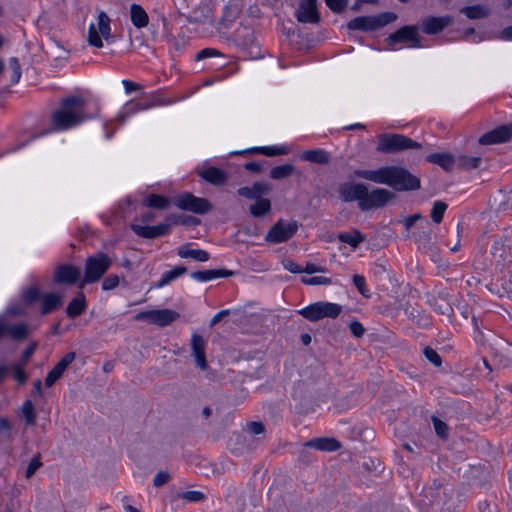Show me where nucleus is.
Returning a JSON list of instances; mask_svg holds the SVG:
<instances>
[{
    "mask_svg": "<svg viewBox=\"0 0 512 512\" xmlns=\"http://www.w3.org/2000/svg\"><path fill=\"white\" fill-rule=\"evenodd\" d=\"M247 152L250 153H259L268 157L286 155L289 153V149L286 146H264V147H254Z\"/></svg>",
    "mask_w": 512,
    "mask_h": 512,
    "instance_id": "36",
    "label": "nucleus"
},
{
    "mask_svg": "<svg viewBox=\"0 0 512 512\" xmlns=\"http://www.w3.org/2000/svg\"><path fill=\"white\" fill-rule=\"evenodd\" d=\"M170 480V474L167 471H159L153 478V485L160 487Z\"/></svg>",
    "mask_w": 512,
    "mask_h": 512,
    "instance_id": "55",
    "label": "nucleus"
},
{
    "mask_svg": "<svg viewBox=\"0 0 512 512\" xmlns=\"http://www.w3.org/2000/svg\"><path fill=\"white\" fill-rule=\"evenodd\" d=\"M178 497L189 502H201L206 498L204 493L196 490L182 492Z\"/></svg>",
    "mask_w": 512,
    "mask_h": 512,
    "instance_id": "47",
    "label": "nucleus"
},
{
    "mask_svg": "<svg viewBox=\"0 0 512 512\" xmlns=\"http://www.w3.org/2000/svg\"><path fill=\"white\" fill-rule=\"evenodd\" d=\"M233 274L232 271L226 269H211L204 271H195L191 273V278L199 282H207L216 278L229 277Z\"/></svg>",
    "mask_w": 512,
    "mask_h": 512,
    "instance_id": "26",
    "label": "nucleus"
},
{
    "mask_svg": "<svg viewBox=\"0 0 512 512\" xmlns=\"http://www.w3.org/2000/svg\"><path fill=\"white\" fill-rule=\"evenodd\" d=\"M429 163L440 166L445 171H452L456 165V159L451 153H433L426 157Z\"/></svg>",
    "mask_w": 512,
    "mask_h": 512,
    "instance_id": "25",
    "label": "nucleus"
},
{
    "mask_svg": "<svg viewBox=\"0 0 512 512\" xmlns=\"http://www.w3.org/2000/svg\"><path fill=\"white\" fill-rule=\"evenodd\" d=\"M174 223L183 225H197L200 223V220L193 216L181 215L175 219Z\"/></svg>",
    "mask_w": 512,
    "mask_h": 512,
    "instance_id": "58",
    "label": "nucleus"
},
{
    "mask_svg": "<svg viewBox=\"0 0 512 512\" xmlns=\"http://www.w3.org/2000/svg\"><path fill=\"white\" fill-rule=\"evenodd\" d=\"M482 159L480 157L462 155L456 159L457 167L464 170L476 169L480 166Z\"/></svg>",
    "mask_w": 512,
    "mask_h": 512,
    "instance_id": "40",
    "label": "nucleus"
},
{
    "mask_svg": "<svg viewBox=\"0 0 512 512\" xmlns=\"http://www.w3.org/2000/svg\"><path fill=\"white\" fill-rule=\"evenodd\" d=\"M9 68L12 71L11 83L12 84L18 83L20 80L22 71H21V66H20L19 60L16 57H12L9 59Z\"/></svg>",
    "mask_w": 512,
    "mask_h": 512,
    "instance_id": "45",
    "label": "nucleus"
},
{
    "mask_svg": "<svg viewBox=\"0 0 512 512\" xmlns=\"http://www.w3.org/2000/svg\"><path fill=\"white\" fill-rule=\"evenodd\" d=\"M295 171V166L292 164L279 165L271 169L270 177L274 180H281L291 176Z\"/></svg>",
    "mask_w": 512,
    "mask_h": 512,
    "instance_id": "41",
    "label": "nucleus"
},
{
    "mask_svg": "<svg viewBox=\"0 0 512 512\" xmlns=\"http://www.w3.org/2000/svg\"><path fill=\"white\" fill-rule=\"evenodd\" d=\"M418 30L416 25L404 26L387 37V45L394 48L399 43H408L411 47H421V36Z\"/></svg>",
    "mask_w": 512,
    "mask_h": 512,
    "instance_id": "11",
    "label": "nucleus"
},
{
    "mask_svg": "<svg viewBox=\"0 0 512 512\" xmlns=\"http://www.w3.org/2000/svg\"><path fill=\"white\" fill-rule=\"evenodd\" d=\"M302 282L306 285H329L332 283V280L324 276H313L310 278H302Z\"/></svg>",
    "mask_w": 512,
    "mask_h": 512,
    "instance_id": "50",
    "label": "nucleus"
},
{
    "mask_svg": "<svg viewBox=\"0 0 512 512\" xmlns=\"http://www.w3.org/2000/svg\"><path fill=\"white\" fill-rule=\"evenodd\" d=\"M308 447H304L299 451V461L305 465L310 464L313 461V454L307 450Z\"/></svg>",
    "mask_w": 512,
    "mask_h": 512,
    "instance_id": "64",
    "label": "nucleus"
},
{
    "mask_svg": "<svg viewBox=\"0 0 512 512\" xmlns=\"http://www.w3.org/2000/svg\"><path fill=\"white\" fill-rule=\"evenodd\" d=\"M85 308V296L83 293H80L68 304L66 314L69 318H76L84 312Z\"/></svg>",
    "mask_w": 512,
    "mask_h": 512,
    "instance_id": "34",
    "label": "nucleus"
},
{
    "mask_svg": "<svg viewBox=\"0 0 512 512\" xmlns=\"http://www.w3.org/2000/svg\"><path fill=\"white\" fill-rule=\"evenodd\" d=\"M174 203L179 209L196 214H205L213 208L212 204L206 198L196 197L187 192L178 195Z\"/></svg>",
    "mask_w": 512,
    "mask_h": 512,
    "instance_id": "10",
    "label": "nucleus"
},
{
    "mask_svg": "<svg viewBox=\"0 0 512 512\" xmlns=\"http://www.w3.org/2000/svg\"><path fill=\"white\" fill-rule=\"evenodd\" d=\"M512 138V124L501 125L489 132H486L479 138L482 145H491L505 143Z\"/></svg>",
    "mask_w": 512,
    "mask_h": 512,
    "instance_id": "15",
    "label": "nucleus"
},
{
    "mask_svg": "<svg viewBox=\"0 0 512 512\" xmlns=\"http://www.w3.org/2000/svg\"><path fill=\"white\" fill-rule=\"evenodd\" d=\"M13 377L20 384H24L28 379V376L21 365L13 366Z\"/></svg>",
    "mask_w": 512,
    "mask_h": 512,
    "instance_id": "56",
    "label": "nucleus"
},
{
    "mask_svg": "<svg viewBox=\"0 0 512 512\" xmlns=\"http://www.w3.org/2000/svg\"><path fill=\"white\" fill-rule=\"evenodd\" d=\"M66 368H64L60 363H57L53 369L48 373L45 379V385L47 387H51L55 384V382L61 378Z\"/></svg>",
    "mask_w": 512,
    "mask_h": 512,
    "instance_id": "44",
    "label": "nucleus"
},
{
    "mask_svg": "<svg viewBox=\"0 0 512 512\" xmlns=\"http://www.w3.org/2000/svg\"><path fill=\"white\" fill-rule=\"evenodd\" d=\"M119 277L115 274L107 276L102 282V289L104 291H110L119 285Z\"/></svg>",
    "mask_w": 512,
    "mask_h": 512,
    "instance_id": "52",
    "label": "nucleus"
},
{
    "mask_svg": "<svg viewBox=\"0 0 512 512\" xmlns=\"http://www.w3.org/2000/svg\"><path fill=\"white\" fill-rule=\"evenodd\" d=\"M179 318V313L170 309L149 310L138 313L136 320H145L158 326H167Z\"/></svg>",
    "mask_w": 512,
    "mask_h": 512,
    "instance_id": "12",
    "label": "nucleus"
},
{
    "mask_svg": "<svg viewBox=\"0 0 512 512\" xmlns=\"http://www.w3.org/2000/svg\"><path fill=\"white\" fill-rule=\"evenodd\" d=\"M303 446L327 452H334L342 447L337 439L329 437L313 438L305 442Z\"/></svg>",
    "mask_w": 512,
    "mask_h": 512,
    "instance_id": "22",
    "label": "nucleus"
},
{
    "mask_svg": "<svg viewBox=\"0 0 512 512\" xmlns=\"http://www.w3.org/2000/svg\"><path fill=\"white\" fill-rule=\"evenodd\" d=\"M353 283L357 287L358 291L363 295H366V284H365V278L362 275L355 274L353 276Z\"/></svg>",
    "mask_w": 512,
    "mask_h": 512,
    "instance_id": "60",
    "label": "nucleus"
},
{
    "mask_svg": "<svg viewBox=\"0 0 512 512\" xmlns=\"http://www.w3.org/2000/svg\"><path fill=\"white\" fill-rule=\"evenodd\" d=\"M199 176L206 182L215 186L224 185L228 179L226 172L217 167H208L201 171Z\"/></svg>",
    "mask_w": 512,
    "mask_h": 512,
    "instance_id": "24",
    "label": "nucleus"
},
{
    "mask_svg": "<svg viewBox=\"0 0 512 512\" xmlns=\"http://www.w3.org/2000/svg\"><path fill=\"white\" fill-rule=\"evenodd\" d=\"M296 18L302 23H318L320 15L317 10V0H301L296 11Z\"/></svg>",
    "mask_w": 512,
    "mask_h": 512,
    "instance_id": "16",
    "label": "nucleus"
},
{
    "mask_svg": "<svg viewBox=\"0 0 512 512\" xmlns=\"http://www.w3.org/2000/svg\"><path fill=\"white\" fill-rule=\"evenodd\" d=\"M271 191V185L265 182H255L251 187H241L237 190V194L241 197L259 200L263 199V195Z\"/></svg>",
    "mask_w": 512,
    "mask_h": 512,
    "instance_id": "21",
    "label": "nucleus"
},
{
    "mask_svg": "<svg viewBox=\"0 0 512 512\" xmlns=\"http://www.w3.org/2000/svg\"><path fill=\"white\" fill-rule=\"evenodd\" d=\"M242 9L241 0H229L224 6L223 14L220 18V24L227 28L232 22H234Z\"/></svg>",
    "mask_w": 512,
    "mask_h": 512,
    "instance_id": "23",
    "label": "nucleus"
},
{
    "mask_svg": "<svg viewBox=\"0 0 512 512\" xmlns=\"http://www.w3.org/2000/svg\"><path fill=\"white\" fill-rule=\"evenodd\" d=\"M81 270L71 264L58 265L53 273V281L56 284L73 285L80 280Z\"/></svg>",
    "mask_w": 512,
    "mask_h": 512,
    "instance_id": "13",
    "label": "nucleus"
},
{
    "mask_svg": "<svg viewBox=\"0 0 512 512\" xmlns=\"http://www.w3.org/2000/svg\"><path fill=\"white\" fill-rule=\"evenodd\" d=\"M144 205L150 208L165 210L170 205V199L162 195L150 194L146 197Z\"/></svg>",
    "mask_w": 512,
    "mask_h": 512,
    "instance_id": "39",
    "label": "nucleus"
},
{
    "mask_svg": "<svg viewBox=\"0 0 512 512\" xmlns=\"http://www.w3.org/2000/svg\"><path fill=\"white\" fill-rule=\"evenodd\" d=\"M187 269L184 266H176L173 269L165 272L161 279L153 285L154 288H162L166 285H168L171 281L175 280L176 278L184 275L186 273Z\"/></svg>",
    "mask_w": 512,
    "mask_h": 512,
    "instance_id": "35",
    "label": "nucleus"
},
{
    "mask_svg": "<svg viewBox=\"0 0 512 512\" xmlns=\"http://www.w3.org/2000/svg\"><path fill=\"white\" fill-rule=\"evenodd\" d=\"M354 176L383 184L396 191H413L421 187L420 179L411 174L406 168L396 165L382 166L375 170L357 169Z\"/></svg>",
    "mask_w": 512,
    "mask_h": 512,
    "instance_id": "1",
    "label": "nucleus"
},
{
    "mask_svg": "<svg viewBox=\"0 0 512 512\" xmlns=\"http://www.w3.org/2000/svg\"><path fill=\"white\" fill-rule=\"evenodd\" d=\"M453 23V18L445 16H427L421 21V30L426 35H435L442 32Z\"/></svg>",
    "mask_w": 512,
    "mask_h": 512,
    "instance_id": "14",
    "label": "nucleus"
},
{
    "mask_svg": "<svg viewBox=\"0 0 512 512\" xmlns=\"http://www.w3.org/2000/svg\"><path fill=\"white\" fill-rule=\"evenodd\" d=\"M219 55H220V52L218 50L213 49V48H205L196 54L195 60L200 61V60H203V59H206L209 57H214V56H219Z\"/></svg>",
    "mask_w": 512,
    "mask_h": 512,
    "instance_id": "57",
    "label": "nucleus"
},
{
    "mask_svg": "<svg viewBox=\"0 0 512 512\" xmlns=\"http://www.w3.org/2000/svg\"><path fill=\"white\" fill-rule=\"evenodd\" d=\"M338 239L346 244H349L353 248H356L365 240V237L359 230H353L349 232H341L338 234Z\"/></svg>",
    "mask_w": 512,
    "mask_h": 512,
    "instance_id": "37",
    "label": "nucleus"
},
{
    "mask_svg": "<svg viewBox=\"0 0 512 512\" xmlns=\"http://www.w3.org/2000/svg\"><path fill=\"white\" fill-rule=\"evenodd\" d=\"M97 20V26L91 23L88 27L87 42L90 46L102 48V39L108 40L111 36L110 18L105 12L100 11Z\"/></svg>",
    "mask_w": 512,
    "mask_h": 512,
    "instance_id": "6",
    "label": "nucleus"
},
{
    "mask_svg": "<svg viewBox=\"0 0 512 512\" xmlns=\"http://www.w3.org/2000/svg\"><path fill=\"white\" fill-rule=\"evenodd\" d=\"M448 205L444 201H436L431 209V218L436 224L441 223Z\"/></svg>",
    "mask_w": 512,
    "mask_h": 512,
    "instance_id": "42",
    "label": "nucleus"
},
{
    "mask_svg": "<svg viewBox=\"0 0 512 512\" xmlns=\"http://www.w3.org/2000/svg\"><path fill=\"white\" fill-rule=\"evenodd\" d=\"M177 254L181 258H191L198 262H206L210 258V255L207 251L202 249H191L189 245H183L179 247Z\"/></svg>",
    "mask_w": 512,
    "mask_h": 512,
    "instance_id": "29",
    "label": "nucleus"
},
{
    "mask_svg": "<svg viewBox=\"0 0 512 512\" xmlns=\"http://www.w3.org/2000/svg\"><path fill=\"white\" fill-rule=\"evenodd\" d=\"M130 19L136 28H144L149 23V17L142 6L132 4L130 6Z\"/></svg>",
    "mask_w": 512,
    "mask_h": 512,
    "instance_id": "32",
    "label": "nucleus"
},
{
    "mask_svg": "<svg viewBox=\"0 0 512 512\" xmlns=\"http://www.w3.org/2000/svg\"><path fill=\"white\" fill-rule=\"evenodd\" d=\"M342 311V306L330 302H315L301 310L298 313L305 319L316 322L323 318H336Z\"/></svg>",
    "mask_w": 512,
    "mask_h": 512,
    "instance_id": "5",
    "label": "nucleus"
},
{
    "mask_svg": "<svg viewBox=\"0 0 512 512\" xmlns=\"http://www.w3.org/2000/svg\"><path fill=\"white\" fill-rule=\"evenodd\" d=\"M396 197L395 193L385 188H374L369 191L365 187L364 197L358 207L361 211H368L384 207Z\"/></svg>",
    "mask_w": 512,
    "mask_h": 512,
    "instance_id": "7",
    "label": "nucleus"
},
{
    "mask_svg": "<svg viewBox=\"0 0 512 512\" xmlns=\"http://www.w3.org/2000/svg\"><path fill=\"white\" fill-rule=\"evenodd\" d=\"M301 159L316 164H328L331 160L330 154L323 149L306 150L301 154Z\"/></svg>",
    "mask_w": 512,
    "mask_h": 512,
    "instance_id": "30",
    "label": "nucleus"
},
{
    "mask_svg": "<svg viewBox=\"0 0 512 512\" xmlns=\"http://www.w3.org/2000/svg\"><path fill=\"white\" fill-rule=\"evenodd\" d=\"M41 466H42V462L40 461V456L39 455L34 456L26 468L25 476L27 478H30L36 472V470L38 468H40Z\"/></svg>",
    "mask_w": 512,
    "mask_h": 512,
    "instance_id": "53",
    "label": "nucleus"
},
{
    "mask_svg": "<svg viewBox=\"0 0 512 512\" xmlns=\"http://www.w3.org/2000/svg\"><path fill=\"white\" fill-rule=\"evenodd\" d=\"M349 328H350L351 333L357 338H361L365 333V328L363 327V325L359 321H356V320L352 321L349 324Z\"/></svg>",
    "mask_w": 512,
    "mask_h": 512,
    "instance_id": "59",
    "label": "nucleus"
},
{
    "mask_svg": "<svg viewBox=\"0 0 512 512\" xmlns=\"http://www.w3.org/2000/svg\"><path fill=\"white\" fill-rule=\"evenodd\" d=\"M83 101L78 97H68L62 101L60 110L52 115V122L56 129L66 130L81 123L83 116Z\"/></svg>",
    "mask_w": 512,
    "mask_h": 512,
    "instance_id": "2",
    "label": "nucleus"
},
{
    "mask_svg": "<svg viewBox=\"0 0 512 512\" xmlns=\"http://www.w3.org/2000/svg\"><path fill=\"white\" fill-rule=\"evenodd\" d=\"M284 268L291 273H302L303 269L293 260L286 259L283 261Z\"/></svg>",
    "mask_w": 512,
    "mask_h": 512,
    "instance_id": "63",
    "label": "nucleus"
},
{
    "mask_svg": "<svg viewBox=\"0 0 512 512\" xmlns=\"http://www.w3.org/2000/svg\"><path fill=\"white\" fill-rule=\"evenodd\" d=\"M423 353L428 361H430L434 366L439 367L442 364V359L440 355L431 347H425Z\"/></svg>",
    "mask_w": 512,
    "mask_h": 512,
    "instance_id": "49",
    "label": "nucleus"
},
{
    "mask_svg": "<svg viewBox=\"0 0 512 512\" xmlns=\"http://www.w3.org/2000/svg\"><path fill=\"white\" fill-rule=\"evenodd\" d=\"M432 422L434 425V429L436 434L445 439L448 437V426L445 422L437 418L436 416H432Z\"/></svg>",
    "mask_w": 512,
    "mask_h": 512,
    "instance_id": "48",
    "label": "nucleus"
},
{
    "mask_svg": "<svg viewBox=\"0 0 512 512\" xmlns=\"http://www.w3.org/2000/svg\"><path fill=\"white\" fill-rule=\"evenodd\" d=\"M297 221H277L267 232L265 241L271 244L283 243L291 239L298 231Z\"/></svg>",
    "mask_w": 512,
    "mask_h": 512,
    "instance_id": "9",
    "label": "nucleus"
},
{
    "mask_svg": "<svg viewBox=\"0 0 512 512\" xmlns=\"http://www.w3.org/2000/svg\"><path fill=\"white\" fill-rule=\"evenodd\" d=\"M180 15L190 23H200L208 18V7L199 0H174Z\"/></svg>",
    "mask_w": 512,
    "mask_h": 512,
    "instance_id": "8",
    "label": "nucleus"
},
{
    "mask_svg": "<svg viewBox=\"0 0 512 512\" xmlns=\"http://www.w3.org/2000/svg\"><path fill=\"white\" fill-rule=\"evenodd\" d=\"M205 347L206 342L203 337L199 334H193L191 338L192 355L195 358L197 367L201 370H206L208 368Z\"/></svg>",
    "mask_w": 512,
    "mask_h": 512,
    "instance_id": "20",
    "label": "nucleus"
},
{
    "mask_svg": "<svg viewBox=\"0 0 512 512\" xmlns=\"http://www.w3.org/2000/svg\"><path fill=\"white\" fill-rule=\"evenodd\" d=\"M29 333L30 330L26 324H11L5 317H0V339L9 336L14 340H23Z\"/></svg>",
    "mask_w": 512,
    "mask_h": 512,
    "instance_id": "17",
    "label": "nucleus"
},
{
    "mask_svg": "<svg viewBox=\"0 0 512 512\" xmlns=\"http://www.w3.org/2000/svg\"><path fill=\"white\" fill-rule=\"evenodd\" d=\"M366 185L363 183H344L339 187V194L343 201H358L361 203Z\"/></svg>",
    "mask_w": 512,
    "mask_h": 512,
    "instance_id": "19",
    "label": "nucleus"
},
{
    "mask_svg": "<svg viewBox=\"0 0 512 512\" xmlns=\"http://www.w3.org/2000/svg\"><path fill=\"white\" fill-rule=\"evenodd\" d=\"M421 144L402 134H381L378 136L377 151L392 154L407 149H420Z\"/></svg>",
    "mask_w": 512,
    "mask_h": 512,
    "instance_id": "4",
    "label": "nucleus"
},
{
    "mask_svg": "<svg viewBox=\"0 0 512 512\" xmlns=\"http://www.w3.org/2000/svg\"><path fill=\"white\" fill-rule=\"evenodd\" d=\"M396 18H397L396 14H394L392 12H386V13H382L378 16H374L376 30L395 21Z\"/></svg>",
    "mask_w": 512,
    "mask_h": 512,
    "instance_id": "46",
    "label": "nucleus"
},
{
    "mask_svg": "<svg viewBox=\"0 0 512 512\" xmlns=\"http://www.w3.org/2000/svg\"><path fill=\"white\" fill-rule=\"evenodd\" d=\"M248 431L253 435L262 434L265 431V426L262 422H250L247 424Z\"/></svg>",
    "mask_w": 512,
    "mask_h": 512,
    "instance_id": "62",
    "label": "nucleus"
},
{
    "mask_svg": "<svg viewBox=\"0 0 512 512\" xmlns=\"http://www.w3.org/2000/svg\"><path fill=\"white\" fill-rule=\"evenodd\" d=\"M22 415L25 419V423L28 426H33L36 422V414L34 411V405L31 400H26L22 406Z\"/></svg>",
    "mask_w": 512,
    "mask_h": 512,
    "instance_id": "43",
    "label": "nucleus"
},
{
    "mask_svg": "<svg viewBox=\"0 0 512 512\" xmlns=\"http://www.w3.org/2000/svg\"><path fill=\"white\" fill-rule=\"evenodd\" d=\"M41 313L48 314L62 304V296L56 293H46L41 296Z\"/></svg>",
    "mask_w": 512,
    "mask_h": 512,
    "instance_id": "31",
    "label": "nucleus"
},
{
    "mask_svg": "<svg viewBox=\"0 0 512 512\" xmlns=\"http://www.w3.org/2000/svg\"><path fill=\"white\" fill-rule=\"evenodd\" d=\"M39 298V291L37 288L31 287L24 291L23 301L27 304L34 303Z\"/></svg>",
    "mask_w": 512,
    "mask_h": 512,
    "instance_id": "54",
    "label": "nucleus"
},
{
    "mask_svg": "<svg viewBox=\"0 0 512 512\" xmlns=\"http://www.w3.org/2000/svg\"><path fill=\"white\" fill-rule=\"evenodd\" d=\"M271 210V202L268 198L256 200L254 204L249 207V212L254 217H263Z\"/></svg>",
    "mask_w": 512,
    "mask_h": 512,
    "instance_id": "38",
    "label": "nucleus"
},
{
    "mask_svg": "<svg viewBox=\"0 0 512 512\" xmlns=\"http://www.w3.org/2000/svg\"><path fill=\"white\" fill-rule=\"evenodd\" d=\"M37 348V343L36 342H32L29 347H27L23 353H22V356H21V365H24L26 364L30 358L32 357L33 353L35 352Z\"/></svg>",
    "mask_w": 512,
    "mask_h": 512,
    "instance_id": "61",
    "label": "nucleus"
},
{
    "mask_svg": "<svg viewBox=\"0 0 512 512\" xmlns=\"http://www.w3.org/2000/svg\"><path fill=\"white\" fill-rule=\"evenodd\" d=\"M326 5L335 13H341L345 10L348 0H325Z\"/></svg>",
    "mask_w": 512,
    "mask_h": 512,
    "instance_id": "51",
    "label": "nucleus"
},
{
    "mask_svg": "<svg viewBox=\"0 0 512 512\" xmlns=\"http://www.w3.org/2000/svg\"><path fill=\"white\" fill-rule=\"evenodd\" d=\"M162 104H164V102L157 97H152L150 101L128 102L124 107L123 118L131 114L137 113L139 111L146 110L151 107Z\"/></svg>",
    "mask_w": 512,
    "mask_h": 512,
    "instance_id": "27",
    "label": "nucleus"
},
{
    "mask_svg": "<svg viewBox=\"0 0 512 512\" xmlns=\"http://www.w3.org/2000/svg\"><path fill=\"white\" fill-rule=\"evenodd\" d=\"M112 265V259L105 253L99 252L89 256L84 264V276L79 283L82 289L86 284L99 281Z\"/></svg>",
    "mask_w": 512,
    "mask_h": 512,
    "instance_id": "3",
    "label": "nucleus"
},
{
    "mask_svg": "<svg viewBox=\"0 0 512 512\" xmlns=\"http://www.w3.org/2000/svg\"><path fill=\"white\" fill-rule=\"evenodd\" d=\"M171 225L167 223H159L154 226H143L139 224H132L131 230L138 236L153 239L160 236L167 235L170 232Z\"/></svg>",
    "mask_w": 512,
    "mask_h": 512,
    "instance_id": "18",
    "label": "nucleus"
},
{
    "mask_svg": "<svg viewBox=\"0 0 512 512\" xmlns=\"http://www.w3.org/2000/svg\"><path fill=\"white\" fill-rule=\"evenodd\" d=\"M349 30L374 31L376 30L374 16H360L350 20L347 24Z\"/></svg>",
    "mask_w": 512,
    "mask_h": 512,
    "instance_id": "28",
    "label": "nucleus"
},
{
    "mask_svg": "<svg viewBox=\"0 0 512 512\" xmlns=\"http://www.w3.org/2000/svg\"><path fill=\"white\" fill-rule=\"evenodd\" d=\"M460 13L464 14L469 19H483L490 14L489 8L485 5L477 4L472 6H464L460 8Z\"/></svg>",
    "mask_w": 512,
    "mask_h": 512,
    "instance_id": "33",
    "label": "nucleus"
}]
</instances>
